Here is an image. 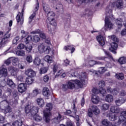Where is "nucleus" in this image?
<instances>
[{
	"mask_svg": "<svg viewBox=\"0 0 126 126\" xmlns=\"http://www.w3.org/2000/svg\"><path fill=\"white\" fill-rule=\"evenodd\" d=\"M7 106H8V102L6 100H3L0 102V109L1 110H4Z\"/></svg>",
	"mask_w": 126,
	"mask_h": 126,
	"instance_id": "a211bd4d",
	"label": "nucleus"
},
{
	"mask_svg": "<svg viewBox=\"0 0 126 126\" xmlns=\"http://www.w3.org/2000/svg\"><path fill=\"white\" fill-rule=\"evenodd\" d=\"M92 111L93 112H92ZM93 113H94L95 115H98V114H100V109H99L97 106L93 105L92 109L89 108L88 109V116L90 117V118H92L93 117Z\"/></svg>",
	"mask_w": 126,
	"mask_h": 126,
	"instance_id": "7ed1b4c3",
	"label": "nucleus"
},
{
	"mask_svg": "<svg viewBox=\"0 0 126 126\" xmlns=\"http://www.w3.org/2000/svg\"><path fill=\"white\" fill-rule=\"evenodd\" d=\"M64 50L65 51H67L68 50H71V53L72 54L74 51H75V48L72 46V45H68L67 46H65L64 47Z\"/></svg>",
	"mask_w": 126,
	"mask_h": 126,
	"instance_id": "e433bc0d",
	"label": "nucleus"
},
{
	"mask_svg": "<svg viewBox=\"0 0 126 126\" xmlns=\"http://www.w3.org/2000/svg\"><path fill=\"white\" fill-rule=\"evenodd\" d=\"M26 61L30 63H32L33 62V59L32 58V55H29L27 56L26 58Z\"/></svg>",
	"mask_w": 126,
	"mask_h": 126,
	"instance_id": "de8ad7c7",
	"label": "nucleus"
},
{
	"mask_svg": "<svg viewBox=\"0 0 126 126\" xmlns=\"http://www.w3.org/2000/svg\"><path fill=\"white\" fill-rule=\"evenodd\" d=\"M53 121L55 123V124H59L61 122V121H62V115L59 113L58 116L53 119Z\"/></svg>",
	"mask_w": 126,
	"mask_h": 126,
	"instance_id": "bb28decb",
	"label": "nucleus"
},
{
	"mask_svg": "<svg viewBox=\"0 0 126 126\" xmlns=\"http://www.w3.org/2000/svg\"><path fill=\"white\" fill-rule=\"evenodd\" d=\"M106 16L105 19V26L106 27V28H112V27H113V24L109 19V17H110V15H109V14H112V9H110L108 7H106Z\"/></svg>",
	"mask_w": 126,
	"mask_h": 126,
	"instance_id": "f257e3e1",
	"label": "nucleus"
},
{
	"mask_svg": "<svg viewBox=\"0 0 126 126\" xmlns=\"http://www.w3.org/2000/svg\"><path fill=\"white\" fill-rule=\"evenodd\" d=\"M44 61H45V62H47L48 63H52L54 62V60H53V58L49 55L46 56L44 57Z\"/></svg>",
	"mask_w": 126,
	"mask_h": 126,
	"instance_id": "c756f323",
	"label": "nucleus"
},
{
	"mask_svg": "<svg viewBox=\"0 0 126 126\" xmlns=\"http://www.w3.org/2000/svg\"><path fill=\"white\" fill-rule=\"evenodd\" d=\"M111 40H112V41H114V42H116L117 43H118V42H119V39L117 38V37H116V36L115 35L111 36Z\"/></svg>",
	"mask_w": 126,
	"mask_h": 126,
	"instance_id": "0e129e2a",
	"label": "nucleus"
},
{
	"mask_svg": "<svg viewBox=\"0 0 126 126\" xmlns=\"http://www.w3.org/2000/svg\"><path fill=\"white\" fill-rule=\"evenodd\" d=\"M4 111L5 114H7V113H11L12 112V109H11V107L9 106V105L8 104V106L5 108L4 109H3Z\"/></svg>",
	"mask_w": 126,
	"mask_h": 126,
	"instance_id": "a19ab883",
	"label": "nucleus"
},
{
	"mask_svg": "<svg viewBox=\"0 0 126 126\" xmlns=\"http://www.w3.org/2000/svg\"><path fill=\"white\" fill-rule=\"evenodd\" d=\"M110 111L112 112V113L118 114L121 112V109L117 106H113L110 108Z\"/></svg>",
	"mask_w": 126,
	"mask_h": 126,
	"instance_id": "dca6fc26",
	"label": "nucleus"
},
{
	"mask_svg": "<svg viewBox=\"0 0 126 126\" xmlns=\"http://www.w3.org/2000/svg\"><path fill=\"white\" fill-rule=\"evenodd\" d=\"M92 91H93V93H94V94H99V90H98L96 88L93 89Z\"/></svg>",
	"mask_w": 126,
	"mask_h": 126,
	"instance_id": "338daca9",
	"label": "nucleus"
},
{
	"mask_svg": "<svg viewBox=\"0 0 126 126\" xmlns=\"http://www.w3.org/2000/svg\"><path fill=\"white\" fill-rule=\"evenodd\" d=\"M37 103L40 108L44 107L45 103L44 102V99L42 98H38L36 100Z\"/></svg>",
	"mask_w": 126,
	"mask_h": 126,
	"instance_id": "aec40b11",
	"label": "nucleus"
},
{
	"mask_svg": "<svg viewBox=\"0 0 126 126\" xmlns=\"http://www.w3.org/2000/svg\"><path fill=\"white\" fill-rule=\"evenodd\" d=\"M67 85L69 89H74L75 88V85L73 82H68Z\"/></svg>",
	"mask_w": 126,
	"mask_h": 126,
	"instance_id": "a18cd8bd",
	"label": "nucleus"
},
{
	"mask_svg": "<svg viewBox=\"0 0 126 126\" xmlns=\"http://www.w3.org/2000/svg\"><path fill=\"white\" fill-rule=\"evenodd\" d=\"M105 71V67H101L99 68V70H98V73H100V74H102L104 73V72Z\"/></svg>",
	"mask_w": 126,
	"mask_h": 126,
	"instance_id": "680f3d73",
	"label": "nucleus"
},
{
	"mask_svg": "<svg viewBox=\"0 0 126 126\" xmlns=\"http://www.w3.org/2000/svg\"><path fill=\"white\" fill-rule=\"evenodd\" d=\"M25 49L27 52L30 53L32 51V45L29 44L27 46H25Z\"/></svg>",
	"mask_w": 126,
	"mask_h": 126,
	"instance_id": "5fc2aeb1",
	"label": "nucleus"
},
{
	"mask_svg": "<svg viewBox=\"0 0 126 126\" xmlns=\"http://www.w3.org/2000/svg\"><path fill=\"white\" fill-rule=\"evenodd\" d=\"M33 81H34V80H33L32 77H29V78H27L26 79V84H32Z\"/></svg>",
	"mask_w": 126,
	"mask_h": 126,
	"instance_id": "79ce46f5",
	"label": "nucleus"
},
{
	"mask_svg": "<svg viewBox=\"0 0 126 126\" xmlns=\"http://www.w3.org/2000/svg\"><path fill=\"white\" fill-rule=\"evenodd\" d=\"M115 77L118 80H123L124 78H125V75L123 73H117L115 75Z\"/></svg>",
	"mask_w": 126,
	"mask_h": 126,
	"instance_id": "5701e85b",
	"label": "nucleus"
},
{
	"mask_svg": "<svg viewBox=\"0 0 126 126\" xmlns=\"http://www.w3.org/2000/svg\"><path fill=\"white\" fill-rule=\"evenodd\" d=\"M105 101L108 103L113 102V95L111 94H107L105 97Z\"/></svg>",
	"mask_w": 126,
	"mask_h": 126,
	"instance_id": "f704fd0d",
	"label": "nucleus"
},
{
	"mask_svg": "<svg viewBox=\"0 0 126 126\" xmlns=\"http://www.w3.org/2000/svg\"><path fill=\"white\" fill-rule=\"evenodd\" d=\"M0 75H2V76L4 77L7 76V74H8V73H7V69L4 68V67H1V69H0Z\"/></svg>",
	"mask_w": 126,
	"mask_h": 126,
	"instance_id": "f3484780",
	"label": "nucleus"
},
{
	"mask_svg": "<svg viewBox=\"0 0 126 126\" xmlns=\"http://www.w3.org/2000/svg\"><path fill=\"white\" fill-rule=\"evenodd\" d=\"M49 21V24H50V25H52V26H57V23L56 22V20H55V19L53 20H48L47 21Z\"/></svg>",
	"mask_w": 126,
	"mask_h": 126,
	"instance_id": "49530a36",
	"label": "nucleus"
},
{
	"mask_svg": "<svg viewBox=\"0 0 126 126\" xmlns=\"http://www.w3.org/2000/svg\"><path fill=\"white\" fill-rule=\"evenodd\" d=\"M38 51L40 53H44L45 54H50L51 48L50 46H45L43 44H41L38 46Z\"/></svg>",
	"mask_w": 126,
	"mask_h": 126,
	"instance_id": "20e7f679",
	"label": "nucleus"
},
{
	"mask_svg": "<svg viewBox=\"0 0 126 126\" xmlns=\"http://www.w3.org/2000/svg\"><path fill=\"white\" fill-rule=\"evenodd\" d=\"M50 79V77L48 76V75H45L43 77V81L44 82H48Z\"/></svg>",
	"mask_w": 126,
	"mask_h": 126,
	"instance_id": "69168bd1",
	"label": "nucleus"
},
{
	"mask_svg": "<svg viewBox=\"0 0 126 126\" xmlns=\"http://www.w3.org/2000/svg\"><path fill=\"white\" fill-rule=\"evenodd\" d=\"M7 84L10 87H11L13 89V88H15V84L14 83L12 80L10 79H7Z\"/></svg>",
	"mask_w": 126,
	"mask_h": 126,
	"instance_id": "412c9836",
	"label": "nucleus"
},
{
	"mask_svg": "<svg viewBox=\"0 0 126 126\" xmlns=\"http://www.w3.org/2000/svg\"><path fill=\"white\" fill-rule=\"evenodd\" d=\"M100 99L99 98V96L96 95H93L92 98V101L94 104H98L99 102Z\"/></svg>",
	"mask_w": 126,
	"mask_h": 126,
	"instance_id": "4be33fe9",
	"label": "nucleus"
},
{
	"mask_svg": "<svg viewBox=\"0 0 126 126\" xmlns=\"http://www.w3.org/2000/svg\"><path fill=\"white\" fill-rule=\"evenodd\" d=\"M24 10H25V9H24V8H23L21 12V16H20L21 14L20 13L17 14L16 18L17 22V24H18L19 23H20V25H22V24H23V22H24V18L23 17V14H24Z\"/></svg>",
	"mask_w": 126,
	"mask_h": 126,
	"instance_id": "39448f33",
	"label": "nucleus"
},
{
	"mask_svg": "<svg viewBox=\"0 0 126 126\" xmlns=\"http://www.w3.org/2000/svg\"><path fill=\"white\" fill-rule=\"evenodd\" d=\"M75 83H76V84H77V85L80 88H82V86H83L82 83L81 82H80V81H79L78 80H75Z\"/></svg>",
	"mask_w": 126,
	"mask_h": 126,
	"instance_id": "4d7b16f0",
	"label": "nucleus"
},
{
	"mask_svg": "<svg viewBox=\"0 0 126 126\" xmlns=\"http://www.w3.org/2000/svg\"><path fill=\"white\" fill-rule=\"evenodd\" d=\"M32 117L33 118V120L36 122H41V121H42V117L38 116L37 114L32 116Z\"/></svg>",
	"mask_w": 126,
	"mask_h": 126,
	"instance_id": "c03bdc74",
	"label": "nucleus"
},
{
	"mask_svg": "<svg viewBox=\"0 0 126 126\" xmlns=\"http://www.w3.org/2000/svg\"><path fill=\"white\" fill-rule=\"evenodd\" d=\"M23 79H24V77H23L22 75H20L17 77V80H18V81L22 82L23 81Z\"/></svg>",
	"mask_w": 126,
	"mask_h": 126,
	"instance_id": "052dcab7",
	"label": "nucleus"
},
{
	"mask_svg": "<svg viewBox=\"0 0 126 126\" xmlns=\"http://www.w3.org/2000/svg\"><path fill=\"white\" fill-rule=\"evenodd\" d=\"M25 47L26 46H25V45H24V44L20 43L18 45L17 49L18 50H23V49H25Z\"/></svg>",
	"mask_w": 126,
	"mask_h": 126,
	"instance_id": "13d9d810",
	"label": "nucleus"
},
{
	"mask_svg": "<svg viewBox=\"0 0 126 126\" xmlns=\"http://www.w3.org/2000/svg\"><path fill=\"white\" fill-rule=\"evenodd\" d=\"M87 62H88V64L86 63V65L88 67H90L91 66H93L94 65H95V62L94 60H91V61H87Z\"/></svg>",
	"mask_w": 126,
	"mask_h": 126,
	"instance_id": "c9c22d12",
	"label": "nucleus"
},
{
	"mask_svg": "<svg viewBox=\"0 0 126 126\" xmlns=\"http://www.w3.org/2000/svg\"><path fill=\"white\" fill-rule=\"evenodd\" d=\"M26 74L28 75L29 77H34L36 76V72L33 71V69L30 68L26 70Z\"/></svg>",
	"mask_w": 126,
	"mask_h": 126,
	"instance_id": "1a4fd4ad",
	"label": "nucleus"
},
{
	"mask_svg": "<svg viewBox=\"0 0 126 126\" xmlns=\"http://www.w3.org/2000/svg\"><path fill=\"white\" fill-rule=\"evenodd\" d=\"M44 118H45L46 123H49L50 121H51V119L50 118V113H45Z\"/></svg>",
	"mask_w": 126,
	"mask_h": 126,
	"instance_id": "ea45409f",
	"label": "nucleus"
},
{
	"mask_svg": "<svg viewBox=\"0 0 126 126\" xmlns=\"http://www.w3.org/2000/svg\"><path fill=\"white\" fill-rule=\"evenodd\" d=\"M10 37V34H5L2 38L1 41L0 42V46L3 45V44H7L9 42V38Z\"/></svg>",
	"mask_w": 126,
	"mask_h": 126,
	"instance_id": "0eeeda50",
	"label": "nucleus"
},
{
	"mask_svg": "<svg viewBox=\"0 0 126 126\" xmlns=\"http://www.w3.org/2000/svg\"><path fill=\"white\" fill-rule=\"evenodd\" d=\"M25 112L26 114H29L31 117H33L37 115V113L39 111V107L37 106H33L31 109H28L27 107H25Z\"/></svg>",
	"mask_w": 126,
	"mask_h": 126,
	"instance_id": "f03ea898",
	"label": "nucleus"
},
{
	"mask_svg": "<svg viewBox=\"0 0 126 126\" xmlns=\"http://www.w3.org/2000/svg\"><path fill=\"white\" fill-rule=\"evenodd\" d=\"M18 90L20 93H23L27 90V85L25 83H20L18 86Z\"/></svg>",
	"mask_w": 126,
	"mask_h": 126,
	"instance_id": "6e6552de",
	"label": "nucleus"
},
{
	"mask_svg": "<svg viewBox=\"0 0 126 126\" xmlns=\"http://www.w3.org/2000/svg\"><path fill=\"white\" fill-rule=\"evenodd\" d=\"M42 94L43 96H45V97H49L50 95V92L49 88L47 87L43 88L42 90Z\"/></svg>",
	"mask_w": 126,
	"mask_h": 126,
	"instance_id": "4468645a",
	"label": "nucleus"
},
{
	"mask_svg": "<svg viewBox=\"0 0 126 126\" xmlns=\"http://www.w3.org/2000/svg\"><path fill=\"white\" fill-rule=\"evenodd\" d=\"M118 62L120 64H125L126 63V58L122 57L119 58Z\"/></svg>",
	"mask_w": 126,
	"mask_h": 126,
	"instance_id": "4c0bfd02",
	"label": "nucleus"
},
{
	"mask_svg": "<svg viewBox=\"0 0 126 126\" xmlns=\"http://www.w3.org/2000/svg\"><path fill=\"white\" fill-rule=\"evenodd\" d=\"M17 63H18V58H15L12 60V64L15 66L17 65Z\"/></svg>",
	"mask_w": 126,
	"mask_h": 126,
	"instance_id": "bf43d9fd",
	"label": "nucleus"
},
{
	"mask_svg": "<svg viewBox=\"0 0 126 126\" xmlns=\"http://www.w3.org/2000/svg\"><path fill=\"white\" fill-rule=\"evenodd\" d=\"M118 116H116V114L114 113H111L108 116V119L110 121L114 122L117 120Z\"/></svg>",
	"mask_w": 126,
	"mask_h": 126,
	"instance_id": "c85d7f7f",
	"label": "nucleus"
},
{
	"mask_svg": "<svg viewBox=\"0 0 126 126\" xmlns=\"http://www.w3.org/2000/svg\"><path fill=\"white\" fill-rule=\"evenodd\" d=\"M16 54L17 56H19V57H25V51L22 50H17L16 52Z\"/></svg>",
	"mask_w": 126,
	"mask_h": 126,
	"instance_id": "7c9ffc66",
	"label": "nucleus"
},
{
	"mask_svg": "<svg viewBox=\"0 0 126 126\" xmlns=\"http://www.w3.org/2000/svg\"><path fill=\"white\" fill-rule=\"evenodd\" d=\"M56 10L57 12L63 13V4H62L61 3L57 4L56 5Z\"/></svg>",
	"mask_w": 126,
	"mask_h": 126,
	"instance_id": "2eb2a0df",
	"label": "nucleus"
},
{
	"mask_svg": "<svg viewBox=\"0 0 126 126\" xmlns=\"http://www.w3.org/2000/svg\"><path fill=\"white\" fill-rule=\"evenodd\" d=\"M32 41L34 43H38V42L40 41V37L39 36V35H35L33 36V38Z\"/></svg>",
	"mask_w": 126,
	"mask_h": 126,
	"instance_id": "8fccbe9b",
	"label": "nucleus"
},
{
	"mask_svg": "<svg viewBox=\"0 0 126 126\" xmlns=\"http://www.w3.org/2000/svg\"><path fill=\"white\" fill-rule=\"evenodd\" d=\"M107 91L108 93H111V94H113L114 95H117L118 93H119L117 89H112L109 87L107 88Z\"/></svg>",
	"mask_w": 126,
	"mask_h": 126,
	"instance_id": "ddd939ff",
	"label": "nucleus"
},
{
	"mask_svg": "<svg viewBox=\"0 0 126 126\" xmlns=\"http://www.w3.org/2000/svg\"><path fill=\"white\" fill-rule=\"evenodd\" d=\"M20 37L19 36H17L15 37V38L13 40V44L14 45H17V43L19 41Z\"/></svg>",
	"mask_w": 126,
	"mask_h": 126,
	"instance_id": "3c124183",
	"label": "nucleus"
},
{
	"mask_svg": "<svg viewBox=\"0 0 126 126\" xmlns=\"http://www.w3.org/2000/svg\"><path fill=\"white\" fill-rule=\"evenodd\" d=\"M116 24L118 25L119 29L122 28L123 27V20L121 18H118L115 20Z\"/></svg>",
	"mask_w": 126,
	"mask_h": 126,
	"instance_id": "393cba45",
	"label": "nucleus"
},
{
	"mask_svg": "<svg viewBox=\"0 0 126 126\" xmlns=\"http://www.w3.org/2000/svg\"><path fill=\"white\" fill-rule=\"evenodd\" d=\"M124 3H123V0H118L115 2V5L117 7V8L121 9L122 7H123Z\"/></svg>",
	"mask_w": 126,
	"mask_h": 126,
	"instance_id": "cd10ccee",
	"label": "nucleus"
},
{
	"mask_svg": "<svg viewBox=\"0 0 126 126\" xmlns=\"http://www.w3.org/2000/svg\"><path fill=\"white\" fill-rule=\"evenodd\" d=\"M102 124L103 126H116L115 125H113L112 123L108 121L107 120H104L102 122Z\"/></svg>",
	"mask_w": 126,
	"mask_h": 126,
	"instance_id": "a878e982",
	"label": "nucleus"
},
{
	"mask_svg": "<svg viewBox=\"0 0 126 126\" xmlns=\"http://www.w3.org/2000/svg\"><path fill=\"white\" fill-rule=\"evenodd\" d=\"M39 2L38 1V0H36V4L35 6L34 11L33 12L32 14L31 15L30 17L29 23H31V22H32V21H33V18H34L35 16H36V12L38 11V9H39Z\"/></svg>",
	"mask_w": 126,
	"mask_h": 126,
	"instance_id": "423d86ee",
	"label": "nucleus"
},
{
	"mask_svg": "<svg viewBox=\"0 0 126 126\" xmlns=\"http://www.w3.org/2000/svg\"><path fill=\"white\" fill-rule=\"evenodd\" d=\"M46 110L48 112H50V111H51V110L53 109V105L51 103H47L46 104Z\"/></svg>",
	"mask_w": 126,
	"mask_h": 126,
	"instance_id": "09e8293b",
	"label": "nucleus"
},
{
	"mask_svg": "<svg viewBox=\"0 0 126 126\" xmlns=\"http://www.w3.org/2000/svg\"><path fill=\"white\" fill-rule=\"evenodd\" d=\"M96 39L97 40L100 46H104L105 45V38L103 37V35H99L96 36Z\"/></svg>",
	"mask_w": 126,
	"mask_h": 126,
	"instance_id": "f8f14e48",
	"label": "nucleus"
},
{
	"mask_svg": "<svg viewBox=\"0 0 126 126\" xmlns=\"http://www.w3.org/2000/svg\"><path fill=\"white\" fill-rule=\"evenodd\" d=\"M119 121H118V123L119 124L121 123V122H125L126 120V118L125 116H124V115H121L119 117Z\"/></svg>",
	"mask_w": 126,
	"mask_h": 126,
	"instance_id": "603ef678",
	"label": "nucleus"
},
{
	"mask_svg": "<svg viewBox=\"0 0 126 126\" xmlns=\"http://www.w3.org/2000/svg\"><path fill=\"white\" fill-rule=\"evenodd\" d=\"M111 48H109L110 51L113 54H117V49H118V44L116 42H112L111 44Z\"/></svg>",
	"mask_w": 126,
	"mask_h": 126,
	"instance_id": "9b49d317",
	"label": "nucleus"
},
{
	"mask_svg": "<svg viewBox=\"0 0 126 126\" xmlns=\"http://www.w3.org/2000/svg\"><path fill=\"white\" fill-rule=\"evenodd\" d=\"M32 41V36L31 35H28L27 38H25L24 42L25 44H29V43H30V41Z\"/></svg>",
	"mask_w": 126,
	"mask_h": 126,
	"instance_id": "37998d69",
	"label": "nucleus"
},
{
	"mask_svg": "<svg viewBox=\"0 0 126 126\" xmlns=\"http://www.w3.org/2000/svg\"><path fill=\"white\" fill-rule=\"evenodd\" d=\"M99 94H101L102 96H105L107 94V92L105 90L102 89L101 91H99Z\"/></svg>",
	"mask_w": 126,
	"mask_h": 126,
	"instance_id": "e2e57ef3",
	"label": "nucleus"
},
{
	"mask_svg": "<svg viewBox=\"0 0 126 126\" xmlns=\"http://www.w3.org/2000/svg\"><path fill=\"white\" fill-rule=\"evenodd\" d=\"M40 63L41 60L40 59V58L36 57L33 61V64L36 65V66H38V65H40Z\"/></svg>",
	"mask_w": 126,
	"mask_h": 126,
	"instance_id": "72a5a7b5",
	"label": "nucleus"
},
{
	"mask_svg": "<svg viewBox=\"0 0 126 126\" xmlns=\"http://www.w3.org/2000/svg\"><path fill=\"white\" fill-rule=\"evenodd\" d=\"M110 106L108 104H103L101 106L102 110L103 111H106L109 109Z\"/></svg>",
	"mask_w": 126,
	"mask_h": 126,
	"instance_id": "864d4df0",
	"label": "nucleus"
},
{
	"mask_svg": "<svg viewBox=\"0 0 126 126\" xmlns=\"http://www.w3.org/2000/svg\"><path fill=\"white\" fill-rule=\"evenodd\" d=\"M38 94H39V91H38V89H35L34 90L33 92L32 93V97H36Z\"/></svg>",
	"mask_w": 126,
	"mask_h": 126,
	"instance_id": "6e6d98bb",
	"label": "nucleus"
},
{
	"mask_svg": "<svg viewBox=\"0 0 126 126\" xmlns=\"http://www.w3.org/2000/svg\"><path fill=\"white\" fill-rule=\"evenodd\" d=\"M48 72L47 67H42L40 69L39 73L40 74H43L44 73H47Z\"/></svg>",
	"mask_w": 126,
	"mask_h": 126,
	"instance_id": "58836bf2",
	"label": "nucleus"
},
{
	"mask_svg": "<svg viewBox=\"0 0 126 126\" xmlns=\"http://www.w3.org/2000/svg\"><path fill=\"white\" fill-rule=\"evenodd\" d=\"M3 83H3V82L1 83V86L3 87V90H4V91L6 92L5 94H7L8 96H10L11 95V93H12V90H11V89H10L9 88L4 87L5 84H3Z\"/></svg>",
	"mask_w": 126,
	"mask_h": 126,
	"instance_id": "9d476101",
	"label": "nucleus"
},
{
	"mask_svg": "<svg viewBox=\"0 0 126 126\" xmlns=\"http://www.w3.org/2000/svg\"><path fill=\"white\" fill-rule=\"evenodd\" d=\"M55 13L53 11H50L47 13V20H53L55 19Z\"/></svg>",
	"mask_w": 126,
	"mask_h": 126,
	"instance_id": "6ab92c4d",
	"label": "nucleus"
},
{
	"mask_svg": "<svg viewBox=\"0 0 126 126\" xmlns=\"http://www.w3.org/2000/svg\"><path fill=\"white\" fill-rule=\"evenodd\" d=\"M42 6L44 11H45L46 13L50 12V7H49L48 4H46V3H43Z\"/></svg>",
	"mask_w": 126,
	"mask_h": 126,
	"instance_id": "2f4dec72",
	"label": "nucleus"
},
{
	"mask_svg": "<svg viewBox=\"0 0 126 126\" xmlns=\"http://www.w3.org/2000/svg\"><path fill=\"white\" fill-rule=\"evenodd\" d=\"M22 125L21 120H16L12 123V126H22Z\"/></svg>",
	"mask_w": 126,
	"mask_h": 126,
	"instance_id": "473e14b6",
	"label": "nucleus"
},
{
	"mask_svg": "<svg viewBox=\"0 0 126 126\" xmlns=\"http://www.w3.org/2000/svg\"><path fill=\"white\" fill-rule=\"evenodd\" d=\"M125 102H126L125 99L121 98L119 99L115 100V104L116 105H117V106H121V105H123V104H124Z\"/></svg>",
	"mask_w": 126,
	"mask_h": 126,
	"instance_id": "b1692460",
	"label": "nucleus"
},
{
	"mask_svg": "<svg viewBox=\"0 0 126 126\" xmlns=\"http://www.w3.org/2000/svg\"><path fill=\"white\" fill-rule=\"evenodd\" d=\"M121 34L122 35V36H126V29H124L123 30H122V31L121 32Z\"/></svg>",
	"mask_w": 126,
	"mask_h": 126,
	"instance_id": "774afa93",
	"label": "nucleus"
}]
</instances>
